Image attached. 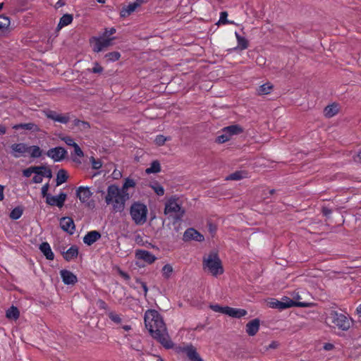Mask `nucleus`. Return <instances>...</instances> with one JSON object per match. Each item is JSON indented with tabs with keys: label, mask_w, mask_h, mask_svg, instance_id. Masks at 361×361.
I'll return each instance as SVG.
<instances>
[{
	"label": "nucleus",
	"mask_w": 361,
	"mask_h": 361,
	"mask_svg": "<svg viewBox=\"0 0 361 361\" xmlns=\"http://www.w3.org/2000/svg\"><path fill=\"white\" fill-rule=\"evenodd\" d=\"M73 148H74V152L77 156H78L80 157H83V152L78 144L75 145Z\"/></svg>",
	"instance_id": "nucleus-53"
},
{
	"label": "nucleus",
	"mask_w": 361,
	"mask_h": 361,
	"mask_svg": "<svg viewBox=\"0 0 361 361\" xmlns=\"http://www.w3.org/2000/svg\"><path fill=\"white\" fill-rule=\"evenodd\" d=\"M11 154L15 158H20L25 155L27 151V145L25 143H15L11 146Z\"/></svg>",
	"instance_id": "nucleus-13"
},
{
	"label": "nucleus",
	"mask_w": 361,
	"mask_h": 361,
	"mask_svg": "<svg viewBox=\"0 0 361 361\" xmlns=\"http://www.w3.org/2000/svg\"><path fill=\"white\" fill-rule=\"evenodd\" d=\"M173 272V268L171 264H166L161 269L162 276L165 279H169L171 277Z\"/></svg>",
	"instance_id": "nucleus-31"
},
{
	"label": "nucleus",
	"mask_w": 361,
	"mask_h": 361,
	"mask_svg": "<svg viewBox=\"0 0 361 361\" xmlns=\"http://www.w3.org/2000/svg\"><path fill=\"white\" fill-rule=\"evenodd\" d=\"M101 238V234L97 231L88 232L83 238V242L87 245H91Z\"/></svg>",
	"instance_id": "nucleus-22"
},
{
	"label": "nucleus",
	"mask_w": 361,
	"mask_h": 361,
	"mask_svg": "<svg viewBox=\"0 0 361 361\" xmlns=\"http://www.w3.org/2000/svg\"><path fill=\"white\" fill-rule=\"evenodd\" d=\"M210 308L216 312H220L225 314L226 306L222 307L219 305H213L210 306Z\"/></svg>",
	"instance_id": "nucleus-49"
},
{
	"label": "nucleus",
	"mask_w": 361,
	"mask_h": 361,
	"mask_svg": "<svg viewBox=\"0 0 361 361\" xmlns=\"http://www.w3.org/2000/svg\"><path fill=\"white\" fill-rule=\"evenodd\" d=\"M228 13L226 11L221 12L218 24H234L233 21L227 20Z\"/></svg>",
	"instance_id": "nucleus-41"
},
{
	"label": "nucleus",
	"mask_w": 361,
	"mask_h": 361,
	"mask_svg": "<svg viewBox=\"0 0 361 361\" xmlns=\"http://www.w3.org/2000/svg\"><path fill=\"white\" fill-rule=\"evenodd\" d=\"M10 24L11 21L9 18L5 16H0V32L6 31L8 29Z\"/></svg>",
	"instance_id": "nucleus-34"
},
{
	"label": "nucleus",
	"mask_w": 361,
	"mask_h": 361,
	"mask_svg": "<svg viewBox=\"0 0 361 361\" xmlns=\"http://www.w3.org/2000/svg\"><path fill=\"white\" fill-rule=\"evenodd\" d=\"M90 161L94 169H99L102 166V163L99 159H95L93 157H91Z\"/></svg>",
	"instance_id": "nucleus-46"
},
{
	"label": "nucleus",
	"mask_w": 361,
	"mask_h": 361,
	"mask_svg": "<svg viewBox=\"0 0 361 361\" xmlns=\"http://www.w3.org/2000/svg\"><path fill=\"white\" fill-rule=\"evenodd\" d=\"M61 140H63L67 145L69 146L74 147V145H76L73 139L68 136L61 137Z\"/></svg>",
	"instance_id": "nucleus-50"
},
{
	"label": "nucleus",
	"mask_w": 361,
	"mask_h": 361,
	"mask_svg": "<svg viewBox=\"0 0 361 361\" xmlns=\"http://www.w3.org/2000/svg\"><path fill=\"white\" fill-rule=\"evenodd\" d=\"M247 314L244 309L234 308L226 306L225 314L233 318H241Z\"/></svg>",
	"instance_id": "nucleus-20"
},
{
	"label": "nucleus",
	"mask_w": 361,
	"mask_h": 361,
	"mask_svg": "<svg viewBox=\"0 0 361 361\" xmlns=\"http://www.w3.org/2000/svg\"><path fill=\"white\" fill-rule=\"evenodd\" d=\"M269 306L271 308L279 309L280 310H283V305H281V301L276 299H271L269 302Z\"/></svg>",
	"instance_id": "nucleus-42"
},
{
	"label": "nucleus",
	"mask_w": 361,
	"mask_h": 361,
	"mask_svg": "<svg viewBox=\"0 0 361 361\" xmlns=\"http://www.w3.org/2000/svg\"><path fill=\"white\" fill-rule=\"evenodd\" d=\"M105 56L111 61H116L119 59L121 54L118 51H114L106 54Z\"/></svg>",
	"instance_id": "nucleus-45"
},
{
	"label": "nucleus",
	"mask_w": 361,
	"mask_h": 361,
	"mask_svg": "<svg viewBox=\"0 0 361 361\" xmlns=\"http://www.w3.org/2000/svg\"><path fill=\"white\" fill-rule=\"evenodd\" d=\"M13 128L16 130H18L19 128H22V129L33 130V131H38V130H39L38 127L32 123L18 124V125H15Z\"/></svg>",
	"instance_id": "nucleus-33"
},
{
	"label": "nucleus",
	"mask_w": 361,
	"mask_h": 361,
	"mask_svg": "<svg viewBox=\"0 0 361 361\" xmlns=\"http://www.w3.org/2000/svg\"><path fill=\"white\" fill-rule=\"evenodd\" d=\"M78 255V249L76 246H71L68 250L63 252V257L67 261H71Z\"/></svg>",
	"instance_id": "nucleus-29"
},
{
	"label": "nucleus",
	"mask_w": 361,
	"mask_h": 361,
	"mask_svg": "<svg viewBox=\"0 0 361 361\" xmlns=\"http://www.w3.org/2000/svg\"><path fill=\"white\" fill-rule=\"evenodd\" d=\"M161 171L160 164L158 161H154L152 162L150 166L146 169L145 172L147 174L156 173Z\"/></svg>",
	"instance_id": "nucleus-35"
},
{
	"label": "nucleus",
	"mask_w": 361,
	"mask_h": 361,
	"mask_svg": "<svg viewBox=\"0 0 361 361\" xmlns=\"http://www.w3.org/2000/svg\"><path fill=\"white\" fill-rule=\"evenodd\" d=\"M115 32H116V30L114 28H111L109 30H106L105 34L111 35H113Z\"/></svg>",
	"instance_id": "nucleus-59"
},
{
	"label": "nucleus",
	"mask_w": 361,
	"mask_h": 361,
	"mask_svg": "<svg viewBox=\"0 0 361 361\" xmlns=\"http://www.w3.org/2000/svg\"><path fill=\"white\" fill-rule=\"evenodd\" d=\"M49 187V184L46 183L42 187V190H41L42 196L44 197H46V199L47 198V195H50V194H48Z\"/></svg>",
	"instance_id": "nucleus-52"
},
{
	"label": "nucleus",
	"mask_w": 361,
	"mask_h": 361,
	"mask_svg": "<svg viewBox=\"0 0 361 361\" xmlns=\"http://www.w3.org/2000/svg\"><path fill=\"white\" fill-rule=\"evenodd\" d=\"M113 176H114V178L117 179L119 177L121 176V173L120 171H116V170L113 172Z\"/></svg>",
	"instance_id": "nucleus-58"
},
{
	"label": "nucleus",
	"mask_w": 361,
	"mask_h": 361,
	"mask_svg": "<svg viewBox=\"0 0 361 361\" xmlns=\"http://www.w3.org/2000/svg\"><path fill=\"white\" fill-rule=\"evenodd\" d=\"M202 267L205 271L214 277L221 275L224 271L221 261L216 252H211L203 257Z\"/></svg>",
	"instance_id": "nucleus-3"
},
{
	"label": "nucleus",
	"mask_w": 361,
	"mask_h": 361,
	"mask_svg": "<svg viewBox=\"0 0 361 361\" xmlns=\"http://www.w3.org/2000/svg\"><path fill=\"white\" fill-rule=\"evenodd\" d=\"M291 297H292V299L291 300H293L295 302H302L300 301V300L302 299V297L301 295H300L299 292H297V291H294L291 293Z\"/></svg>",
	"instance_id": "nucleus-51"
},
{
	"label": "nucleus",
	"mask_w": 361,
	"mask_h": 361,
	"mask_svg": "<svg viewBox=\"0 0 361 361\" xmlns=\"http://www.w3.org/2000/svg\"><path fill=\"white\" fill-rule=\"evenodd\" d=\"M5 186L0 184V202L4 199Z\"/></svg>",
	"instance_id": "nucleus-55"
},
{
	"label": "nucleus",
	"mask_w": 361,
	"mask_h": 361,
	"mask_svg": "<svg viewBox=\"0 0 361 361\" xmlns=\"http://www.w3.org/2000/svg\"><path fill=\"white\" fill-rule=\"evenodd\" d=\"M103 71V68L102 66H100L99 64H95L94 67L92 68V72L95 73H102Z\"/></svg>",
	"instance_id": "nucleus-54"
},
{
	"label": "nucleus",
	"mask_w": 361,
	"mask_h": 361,
	"mask_svg": "<svg viewBox=\"0 0 361 361\" xmlns=\"http://www.w3.org/2000/svg\"><path fill=\"white\" fill-rule=\"evenodd\" d=\"M27 153L29 154L30 157L33 159L39 158L42 154V150L39 146L37 145H27Z\"/></svg>",
	"instance_id": "nucleus-28"
},
{
	"label": "nucleus",
	"mask_w": 361,
	"mask_h": 361,
	"mask_svg": "<svg viewBox=\"0 0 361 361\" xmlns=\"http://www.w3.org/2000/svg\"><path fill=\"white\" fill-rule=\"evenodd\" d=\"M183 239L185 240H195L197 242H202L204 240V238L194 228H188L183 234Z\"/></svg>",
	"instance_id": "nucleus-18"
},
{
	"label": "nucleus",
	"mask_w": 361,
	"mask_h": 361,
	"mask_svg": "<svg viewBox=\"0 0 361 361\" xmlns=\"http://www.w3.org/2000/svg\"><path fill=\"white\" fill-rule=\"evenodd\" d=\"M138 7H140L139 4L135 1L128 4L127 6L123 8L121 11V16L123 18L127 17L130 16L132 13H133Z\"/></svg>",
	"instance_id": "nucleus-25"
},
{
	"label": "nucleus",
	"mask_w": 361,
	"mask_h": 361,
	"mask_svg": "<svg viewBox=\"0 0 361 361\" xmlns=\"http://www.w3.org/2000/svg\"><path fill=\"white\" fill-rule=\"evenodd\" d=\"M245 177H246V173H245L243 171H235V172L230 174L229 176H228L226 178V180H239L243 179Z\"/></svg>",
	"instance_id": "nucleus-37"
},
{
	"label": "nucleus",
	"mask_w": 361,
	"mask_h": 361,
	"mask_svg": "<svg viewBox=\"0 0 361 361\" xmlns=\"http://www.w3.org/2000/svg\"><path fill=\"white\" fill-rule=\"evenodd\" d=\"M135 1L137 4H138L139 6H140L142 4L146 3L147 1V0H135Z\"/></svg>",
	"instance_id": "nucleus-62"
},
{
	"label": "nucleus",
	"mask_w": 361,
	"mask_h": 361,
	"mask_svg": "<svg viewBox=\"0 0 361 361\" xmlns=\"http://www.w3.org/2000/svg\"><path fill=\"white\" fill-rule=\"evenodd\" d=\"M23 214V209L20 207H15L10 213V218L13 220H17L21 217Z\"/></svg>",
	"instance_id": "nucleus-40"
},
{
	"label": "nucleus",
	"mask_w": 361,
	"mask_h": 361,
	"mask_svg": "<svg viewBox=\"0 0 361 361\" xmlns=\"http://www.w3.org/2000/svg\"><path fill=\"white\" fill-rule=\"evenodd\" d=\"M235 36L236 37L238 44L236 47L233 48V49H246L249 46L248 40L245 37L240 36L237 32H235Z\"/></svg>",
	"instance_id": "nucleus-23"
},
{
	"label": "nucleus",
	"mask_w": 361,
	"mask_h": 361,
	"mask_svg": "<svg viewBox=\"0 0 361 361\" xmlns=\"http://www.w3.org/2000/svg\"><path fill=\"white\" fill-rule=\"evenodd\" d=\"M354 160L357 162L361 163V151H360L356 156L354 157Z\"/></svg>",
	"instance_id": "nucleus-57"
},
{
	"label": "nucleus",
	"mask_w": 361,
	"mask_h": 361,
	"mask_svg": "<svg viewBox=\"0 0 361 361\" xmlns=\"http://www.w3.org/2000/svg\"><path fill=\"white\" fill-rule=\"evenodd\" d=\"M68 179V175L65 170L61 169L58 171L56 176V185H60L65 183Z\"/></svg>",
	"instance_id": "nucleus-36"
},
{
	"label": "nucleus",
	"mask_w": 361,
	"mask_h": 361,
	"mask_svg": "<svg viewBox=\"0 0 361 361\" xmlns=\"http://www.w3.org/2000/svg\"><path fill=\"white\" fill-rule=\"evenodd\" d=\"M164 214L176 220H180L185 214V210L179 203L178 199L172 197L165 204Z\"/></svg>",
	"instance_id": "nucleus-6"
},
{
	"label": "nucleus",
	"mask_w": 361,
	"mask_h": 361,
	"mask_svg": "<svg viewBox=\"0 0 361 361\" xmlns=\"http://www.w3.org/2000/svg\"><path fill=\"white\" fill-rule=\"evenodd\" d=\"M67 195L64 192H61L58 195H47L46 202L51 206H56L61 208L66 200Z\"/></svg>",
	"instance_id": "nucleus-10"
},
{
	"label": "nucleus",
	"mask_w": 361,
	"mask_h": 361,
	"mask_svg": "<svg viewBox=\"0 0 361 361\" xmlns=\"http://www.w3.org/2000/svg\"><path fill=\"white\" fill-rule=\"evenodd\" d=\"M66 154V149L61 147L51 148L47 152V155L56 162L63 160Z\"/></svg>",
	"instance_id": "nucleus-11"
},
{
	"label": "nucleus",
	"mask_w": 361,
	"mask_h": 361,
	"mask_svg": "<svg viewBox=\"0 0 361 361\" xmlns=\"http://www.w3.org/2000/svg\"><path fill=\"white\" fill-rule=\"evenodd\" d=\"M109 317L111 319L112 322H114L116 324H120L121 322V318L120 315L115 312H109Z\"/></svg>",
	"instance_id": "nucleus-47"
},
{
	"label": "nucleus",
	"mask_w": 361,
	"mask_h": 361,
	"mask_svg": "<svg viewBox=\"0 0 361 361\" xmlns=\"http://www.w3.org/2000/svg\"><path fill=\"white\" fill-rule=\"evenodd\" d=\"M259 329V320L255 319L246 324V332L249 336H255Z\"/></svg>",
	"instance_id": "nucleus-21"
},
{
	"label": "nucleus",
	"mask_w": 361,
	"mask_h": 361,
	"mask_svg": "<svg viewBox=\"0 0 361 361\" xmlns=\"http://www.w3.org/2000/svg\"><path fill=\"white\" fill-rule=\"evenodd\" d=\"M44 114L48 118L51 119L55 122L66 124L70 120L68 114H59L54 111L47 110L44 111Z\"/></svg>",
	"instance_id": "nucleus-12"
},
{
	"label": "nucleus",
	"mask_w": 361,
	"mask_h": 361,
	"mask_svg": "<svg viewBox=\"0 0 361 361\" xmlns=\"http://www.w3.org/2000/svg\"><path fill=\"white\" fill-rule=\"evenodd\" d=\"M151 187L157 195L161 196L164 194V189L161 185L155 183L152 185Z\"/></svg>",
	"instance_id": "nucleus-44"
},
{
	"label": "nucleus",
	"mask_w": 361,
	"mask_h": 361,
	"mask_svg": "<svg viewBox=\"0 0 361 361\" xmlns=\"http://www.w3.org/2000/svg\"><path fill=\"white\" fill-rule=\"evenodd\" d=\"M40 251L44 254L47 259L52 260L54 255L51 249L49 244L47 242L42 243L39 246Z\"/></svg>",
	"instance_id": "nucleus-24"
},
{
	"label": "nucleus",
	"mask_w": 361,
	"mask_h": 361,
	"mask_svg": "<svg viewBox=\"0 0 361 361\" xmlns=\"http://www.w3.org/2000/svg\"><path fill=\"white\" fill-rule=\"evenodd\" d=\"M135 257L148 264H152L157 259V257L153 254L145 250H137L135 251Z\"/></svg>",
	"instance_id": "nucleus-14"
},
{
	"label": "nucleus",
	"mask_w": 361,
	"mask_h": 361,
	"mask_svg": "<svg viewBox=\"0 0 361 361\" xmlns=\"http://www.w3.org/2000/svg\"><path fill=\"white\" fill-rule=\"evenodd\" d=\"M357 313L361 316V304L358 305V307H357Z\"/></svg>",
	"instance_id": "nucleus-64"
},
{
	"label": "nucleus",
	"mask_w": 361,
	"mask_h": 361,
	"mask_svg": "<svg viewBox=\"0 0 361 361\" xmlns=\"http://www.w3.org/2000/svg\"><path fill=\"white\" fill-rule=\"evenodd\" d=\"M339 108L338 105L336 103H333L329 106H327L324 110V114L326 117L331 118L336 115L338 113Z\"/></svg>",
	"instance_id": "nucleus-26"
},
{
	"label": "nucleus",
	"mask_w": 361,
	"mask_h": 361,
	"mask_svg": "<svg viewBox=\"0 0 361 361\" xmlns=\"http://www.w3.org/2000/svg\"><path fill=\"white\" fill-rule=\"evenodd\" d=\"M280 301L283 305V310L291 307H307L311 306V303L310 302H297L288 297H283Z\"/></svg>",
	"instance_id": "nucleus-15"
},
{
	"label": "nucleus",
	"mask_w": 361,
	"mask_h": 361,
	"mask_svg": "<svg viewBox=\"0 0 361 361\" xmlns=\"http://www.w3.org/2000/svg\"><path fill=\"white\" fill-rule=\"evenodd\" d=\"M61 228L66 232L73 234L75 231L73 220L70 217H62L60 220Z\"/></svg>",
	"instance_id": "nucleus-19"
},
{
	"label": "nucleus",
	"mask_w": 361,
	"mask_h": 361,
	"mask_svg": "<svg viewBox=\"0 0 361 361\" xmlns=\"http://www.w3.org/2000/svg\"><path fill=\"white\" fill-rule=\"evenodd\" d=\"M168 138L162 135H159L156 137L154 142L159 146L163 145Z\"/></svg>",
	"instance_id": "nucleus-48"
},
{
	"label": "nucleus",
	"mask_w": 361,
	"mask_h": 361,
	"mask_svg": "<svg viewBox=\"0 0 361 361\" xmlns=\"http://www.w3.org/2000/svg\"><path fill=\"white\" fill-rule=\"evenodd\" d=\"M6 317L17 319L19 317V311L17 307L12 306L6 311Z\"/></svg>",
	"instance_id": "nucleus-38"
},
{
	"label": "nucleus",
	"mask_w": 361,
	"mask_h": 361,
	"mask_svg": "<svg viewBox=\"0 0 361 361\" xmlns=\"http://www.w3.org/2000/svg\"><path fill=\"white\" fill-rule=\"evenodd\" d=\"M231 137V136L229 134L222 131V134L217 137L216 140L219 143H224L228 141Z\"/></svg>",
	"instance_id": "nucleus-43"
},
{
	"label": "nucleus",
	"mask_w": 361,
	"mask_h": 361,
	"mask_svg": "<svg viewBox=\"0 0 361 361\" xmlns=\"http://www.w3.org/2000/svg\"><path fill=\"white\" fill-rule=\"evenodd\" d=\"M6 132V128L3 126H0V135H4Z\"/></svg>",
	"instance_id": "nucleus-61"
},
{
	"label": "nucleus",
	"mask_w": 361,
	"mask_h": 361,
	"mask_svg": "<svg viewBox=\"0 0 361 361\" xmlns=\"http://www.w3.org/2000/svg\"><path fill=\"white\" fill-rule=\"evenodd\" d=\"M223 132H226L231 136L233 135H238L243 132L242 128L238 125H232L223 128Z\"/></svg>",
	"instance_id": "nucleus-30"
},
{
	"label": "nucleus",
	"mask_w": 361,
	"mask_h": 361,
	"mask_svg": "<svg viewBox=\"0 0 361 361\" xmlns=\"http://www.w3.org/2000/svg\"><path fill=\"white\" fill-rule=\"evenodd\" d=\"M333 348H334V345L330 343H327L324 345V349L326 350H331Z\"/></svg>",
	"instance_id": "nucleus-56"
},
{
	"label": "nucleus",
	"mask_w": 361,
	"mask_h": 361,
	"mask_svg": "<svg viewBox=\"0 0 361 361\" xmlns=\"http://www.w3.org/2000/svg\"><path fill=\"white\" fill-rule=\"evenodd\" d=\"M180 352L185 353L190 361H204L197 352L196 348L192 345L180 347Z\"/></svg>",
	"instance_id": "nucleus-9"
},
{
	"label": "nucleus",
	"mask_w": 361,
	"mask_h": 361,
	"mask_svg": "<svg viewBox=\"0 0 361 361\" xmlns=\"http://www.w3.org/2000/svg\"><path fill=\"white\" fill-rule=\"evenodd\" d=\"M63 4L64 3L61 2V0H59L55 4V8H59L63 6Z\"/></svg>",
	"instance_id": "nucleus-60"
},
{
	"label": "nucleus",
	"mask_w": 361,
	"mask_h": 361,
	"mask_svg": "<svg viewBox=\"0 0 361 361\" xmlns=\"http://www.w3.org/2000/svg\"><path fill=\"white\" fill-rule=\"evenodd\" d=\"M60 275L63 282L66 285H73L78 281L77 276L68 270H61Z\"/></svg>",
	"instance_id": "nucleus-17"
},
{
	"label": "nucleus",
	"mask_w": 361,
	"mask_h": 361,
	"mask_svg": "<svg viewBox=\"0 0 361 361\" xmlns=\"http://www.w3.org/2000/svg\"><path fill=\"white\" fill-rule=\"evenodd\" d=\"M326 320L333 324L334 327L343 331H348L353 324V319L350 317L334 310L329 314Z\"/></svg>",
	"instance_id": "nucleus-5"
},
{
	"label": "nucleus",
	"mask_w": 361,
	"mask_h": 361,
	"mask_svg": "<svg viewBox=\"0 0 361 361\" xmlns=\"http://www.w3.org/2000/svg\"><path fill=\"white\" fill-rule=\"evenodd\" d=\"M148 208L147 205L140 201L132 203L130 207V215L136 225H143L147 222Z\"/></svg>",
	"instance_id": "nucleus-4"
},
{
	"label": "nucleus",
	"mask_w": 361,
	"mask_h": 361,
	"mask_svg": "<svg viewBox=\"0 0 361 361\" xmlns=\"http://www.w3.org/2000/svg\"><path fill=\"white\" fill-rule=\"evenodd\" d=\"M34 174L35 176L32 178V182L35 183H42L43 180V177H47L49 178L52 177L51 171L46 166H44V169L36 171Z\"/></svg>",
	"instance_id": "nucleus-16"
},
{
	"label": "nucleus",
	"mask_w": 361,
	"mask_h": 361,
	"mask_svg": "<svg viewBox=\"0 0 361 361\" xmlns=\"http://www.w3.org/2000/svg\"><path fill=\"white\" fill-rule=\"evenodd\" d=\"M136 186V181L130 177L126 178L121 187L116 184L109 185L104 197L105 202L111 207L114 213H121L125 210L126 202L130 199V190Z\"/></svg>",
	"instance_id": "nucleus-1"
},
{
	"label": "nucleus",
	"mask_w": 361,
	"mask_h": 361,
	"mask_svg": "<svg viewBox=\"0 0 361 361\" xmlns=\"http://www.w3.org/2000/svg\"><path fill=\"white\" fill-rule=\"evenodd\" d=\"M122 328L125 330V331H129L131 329V326L130 325H123L122 326Z\"/></svg>",
	"instance_id": "nucleus-63"
},
{
	"label": "nucleus",
	"mask_w": 361,
	"mask_h": 361,
	"mask_svg": "<svg viewBox=\"0 0 361 361\" xmlns=\"http://www.w3.org/2000/svg\"><path fill=\"white\" fill-rule=\"evenodd\" d=\"M145 324L151 336L167 349L173 345L168 334L166 325L161 314L154 310H148L145 313Z\"/></svg>",
	"instance_id": "nucleus-2"
},
{
	"label": "nucleus",
	"mask_w": 361,
	"mask_h": 361,
	"mask_svg": "<svg viewBox=\"0 0 361 361\" xmlns=\"http://www.w3.org/2000/svg\"><path fill=\"white\" fill-rule=\"evenodd\" d=\"M111 40L112 39L106 38L104 37H94L91 39L90 43L93 51L95 52H99L105 47H109L111 44Z\"/></svg>",
	"instance_id": "nucleus-8"
},
{
	"label": "nucleus",
	"mask_w": 361,
	"mask_h": 361,
	"mask_svg": "<svg viewBox=\"0 0 361 361\" xmlns=\"http://www.w3.org/2000/svg\"><path fill=\"white\" fill-rule=\"evenodd\" d=\"M39 169H44V166H30L23 171V175L26 178H29L32 174L35 173L36 171H39Z\"/></svg>",
	"instance_id": "nucleus-39"
},
{
	"label": "nucleus",
	"mask_w": 361,
	"mask_h": 361,
	"mask_svg": "<svg viewBox=\"0 0 361 361\" xmlns=\"http://www.w3.org/2000/svg\"><path fill=\"white\" fill-rule=\"evenodd\" d=\"M76 195L82 204L88 207L91 205L92 192L88 187L80 186L76 190Z\"/></svg>",
	"instance_id": "nucleus-7"
},
{
	"label": "nucleus",
	"mask_w": 361,
	"mask_h": 361,
	"mask_svg": "<svg viewBox=\"0 0 361 361\" xmlns=\"http://www.w3.org/2000/svg\"><path fill=\"white\" fill-rule=\"evenodd\" d=\"M273 89V85L270 82H267L259 87L257 92L260 95L269 94Z\"/></svg>",
	"instance_id": "nucleus-32"
},
{
	"label": "nucleus",
	"mask_w": 361,
	"mask_h": 361,
	"mask_svg": "<svg viewBox=\"0 0 361 361\" xmlns=\"http://www.w3.org/2000/svg\"><path fill=\"white\" fill-rule=\"evenodd\" d=\"M73 18L71 14H64L59 20L57 25V30H61L63 27L70 25L73 22Z\"/></svg>",
	"instance_id": "nucleus-27"
}]
</instances>
